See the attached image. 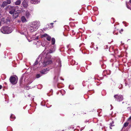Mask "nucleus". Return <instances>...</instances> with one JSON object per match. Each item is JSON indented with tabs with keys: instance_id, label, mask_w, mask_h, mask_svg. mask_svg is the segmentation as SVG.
Masks as SVG:
<instances>
[{
	"instance_id": "f257e3e1",
	"label": "nucleus",
	"mask_w": 131,
	"mask_h": 131,
	"mask_svg": "<svg viewBox=\"0 0 131 131\" xmlns=\"http://www.w3.org/2000/svg\"><path fill=\"white\" fill-rule=\"evenodd\" d=\"M9 81L11 83L13 84H15L17 83L16 78L12 76L10 77Z\"/></svg>"
},
{
	"instance_id": "f03ea898",
	"label": "nucleus",
	"mask_w": 131,
	"mask_h": 131,
	"mask_svg": "<svg viewBox=\"0 0 131 131\" xmlns=\"http://www.w3.org/2000/svg\"><path fill=\"white\" fill-rule=\"evenodd\" d=\"M8 28L7 26L3 27L1 28V32L4 34H8Z\"/></svg>"
},
{
	"instance_id": "7ed1b4c3",
	"label": "nucleus",
	"mask_w": 131,
	"mask_h": 131,
	"mask_svg": "<svg viewBox=\"0 0 131 131\" xmlns=\"http://www.w3.org/2000/svg\"><path fill=\"white\" fill-rule=\"evenodd\" d=\"M114 97L118 101H122L123 99V97L122 96L118 94L115 95L114 96Z\"/></svg>"
},
{
	"instance_id": "20e7f679",
	"label": "nucleus",
	"mask_w": 131,
	"mask_h": 131,
	"mask_svg": "<svg viewBox=\"0 0 131 131\" xmlns=\"http://www.w3.org/2000/svg\"><path fill=\"white\" fill-rule=\"evenodd\" d=\"M9 13L11 14H13L15 12V9L14 6H10L9 8Z\"/></svg>"
},
{
	"instance_id": "39448f33",
	"label": "nucleus",
	"mask_w": 131,
	"mask_h": 131,
	"mask_svg": "<svg viewBox=\"0 0 131 131\" xmlns=\"http://www.w3.org/2000/svg\"><path fill=\"white\" fill-rule=\"evenodd\" d=\"M21 12L20 10H17L15 13L14 12V13L13 14V18L15 19L17 18L19 14Z\"/></svg>"
},
{
	"instance_id": "423d86ee",
	"label": "nucleus",
	"mask_w": 131,
	"mask_h": 131,
	"mask_svg": "<svg viewBox=\"0 0 131 131\" xmlns=\"http://www.w3.org/2000/svg\"><path fill=\"white\" fill-rule=\"evenodd\" d=\"M52 62V61L51 60L45 59L43 61V63L46 65L51 64Z\"/></svg>"
},
{
	"instance_id": "0eeeda50",
	"label": "nucleus",
	"mask_w": 131,
	"mask_h": 131,
	"mask_svg": "<svg viewBox=\"0 0 131 131\" xmlns=\"http://www.w3.org/2000/svg\"><path fill=\"white\" fill-rule=\"evenodd\" d=\"M22 4L24 7L27 8L28 6V2L26 0H24L22 3Z\"/></svg>"
},
{
	"instance_id": "6e6552de",
	"label": "nucleus",
	"mask_w": 131,
	"mask_h": 131,
	"mask_svg": "<svg viewBox=\"0 0 131 131\" xmlns=\"http://www.w3.org/2000/svg\"><path fill=\"white\" fill-rule=\"evenodd\" d=\"M55 63L56 65L59 66V67H61V61L60 59L59 58L57 59Z\"/></svg>"
},
{
	"instance_id": "1a4fd4ad",
	"label": "nucleus",
	"mask_w": 131,
	"mask_h": 131,
	"mask_svg": "<svg viewBox=\"0 0 131 131\" xmlns=\"http://www.w3.org/2000/svg\"><path fill=\"white\" fill-rule=\"evenodd\" d=\"M48 71L49 70H48L47 68H46L41 70L40 72L41 74H44L47 73Z\"/></svg>"
},
{
	"instance_id": "9d476101",
	"label": "nucleus",
	"mask_w": 131,
	"mask_h": 131,
	"mask_svg": "<svg viewBox=\"0 0 131 131\" xmlns=\"http://www.w3.org/2000/svg\"><path fill=\"white\" fill-rule=\"evenodd\" d=\"M30 2L32 4H36L40 1V0H30Z\"/></svg>"
},
{
	"instance_id": "9b49d317",
	"label": "nucleus",
	"mask_w": 131,
	"mask_h": 131,
	"mask_svg": "<svg viewBox=\"0 0 131 131\" xmlns=\"http://www.w3.org/2000/svg\"><path fill=\"white\" fill-rule=\"evenodd\" d=\"M34 25L36 26V27L37 28V29L40 26V23L39 22H33Z\"/></svg>"
},
{
	"instance_id": "f8f14e48",
	"label": "nucleus",
	"mask_w": 131,
	"mask_h": 131,
	"mask_svg": "<svg viewBox=\"0 0 131 131\" xmlns=\"http://www.w3.org/2000/svg\"><path fill=\"white\" fill-rule=\"evenodd\" d=\"M21 3V1L20 0H18L15 3V4L16 5H19Z\"/></svg>"
},
{
	"instance_id": "ddd939ff",
	"label": "nucleus",
	"mask_w": 131,
	"mask_h": 131,
	"mask_svg": "<svg viewBox=\"0 0 131 131\" xmlns=\"http://www.w3.org/2000/svg\"><path fill=\"white\" fill-rule=\"evenodd\" d=\"M30 29L31 32H33L36 30L35 29V28L33 26H32L31 25V26L30 27Z\"/></svg>"
},
{
	"instance_id": "4468645a",
	"label": "nucleus",
	"mask_w": 131,
	"mask_h": 131,
	"mask_svg": "<svg viewBox=\"0 0 131 131\" xmlns=\"http://www.w3.org/2000/svg\"><path fill=\"white\" fill-rule=\"evenodd\" d=\"M7 5V3L5 1L3 2L2 3V5H1L2 7H4Z\"/></svg>"
},
{
	"instance_id": "2eb2a0df",
	"label": "nucleus",
	"mask_w": 131,
	"mask_h": 131,
	"mask_svg": "<svg viewBox=\"0 0 131 131\" xmlns=\"http://www.w3.org/2000/svg\"><path fill=\"white\" fill-rule=\"evenodd\" d=\"M21 20L23 22H24L27 21L25 17L24 16H23L21 17Z\"/></svg>"
},
{
	"instance_id": "dca6fc26",
	"label": "nucleus",
	"mask_w": 131,
	"mask_h": 131,
	"mask_svg": "<svg viewBox=\"0 0 131 131\" xmlns=\"http://www.w3.org/2000/svg\"><path fill=\"white\" fill-rule=\"evenodd\" d=\"M10 120L12 121L15 118L14 115L13 114H12L10 117Z\"/></svg>"
},
{
	"instance_id": "f3484780",
	"label": "nucleus",
	"mask_w": 131,
	"mask_h": 131,
	"mask_svg": "<svg viewBox=\"0 0 131 131\" xmlns=\"http://www.w3.org/2000/svg\"><path fill=\"white\" fill-rule=\"evenodd\" d=\"M51 44L52 45H53L55 44V40L54 38H52L51 40Z\"/></svg>"
},
{
	"instance_id": "a211bd4d",
	"label": "nucleus",
	"mask_w": 131,
	"mask_h": 131,
	"mask_svg": "<svg viewBox=\"0 0 131 131\" xmlns=\"http://www.w3.org/2000/svg\"><path fill=\"white\" fill-rule=\"evenodd\" d=\"M114 123V121H113L111 123H110V129H112V127L115 126V125L113 124Z\"/></svg>"
},
{
	"instance_id": "6ab92c4d",
	"label": "nucleus",
	"mask_w": 131,
	"mask_h": 131,
	"mask_svg": "<svg viewBox=\"0 0 131 131\" xmlns=\"http://www.w3.org/2000/svg\"><path fill=\"white\" fill-rule=\"evenodd\" d=\"M129 124V123L126 122H125L123 128L126 127H127Z\"/></svg>"
},
{
	"instance_id": "aec40b11",
	"label": "nucleus",
	"mask_w": 131,
	"mask_h": 131,
	"mask_svg": "<svg viewBox=\"0 0 131 131\" xmlns=\"http://www.w3.org/2000/svg\"><path fill=\"white\" fill-rule=\"evenodd\" d=\"M26 15L27 17H28L29 16V15H30V14L29 12H26Z\"/></svg>"
},
{
	"instance_id": "412c9836",
	"label": "nucleus",
	"mask_w": 131,
	"mask_h": 131,
	"mask_svg": "<svg viewBox=\"0 0 131 131\" xmlns=\"http://www.w3.org/2000/svg\"><path fill=\"white\" fill-rule=\"evenodd\" d=\"M42 75H41L40 74H37L36 75V78H40V77L42 76Z\"/></svg>"
},
{
	"instance_id": "4be33fe9",
	"label": "nucleus",
	"mask_w": 131,
	"mask_h": 131,
	"mask_svg": "<svg viewBox=\"0 0 131 131\" xmlns=\"http://www.w3.org/2000/svg\"><path fill=\"white\" fill-rule=\"evenodd\" d=\"M47 39L48 41H50L51 39V37L50 36L48 35L47 37Z\"/></svg>"
},
{
	"instance_id": "5701e85b",
	"label": "nucleus",
	"mask_w": 131,
	"mask_h": 131,
	"mask_svg": "<svg viewBox=\"0 0 131 131\" xmlns=\"http://www.w3.org/2000/svg\"><path fill=\"white\" fill-rule=\"evenodd\" d=\"M31 25H32V26H33L34 28H35V29H36V30L37 29V28L36 27V26L34 25L33 23H32Z\"/></svg>"
},
{
	"instance_id": "b1692460",
	"label": "nucleus",
	"mask_w": 131,
	"mask_h": 131,
	"mask_svg": "<svg viewBox=\"0 0 131 131\" xmlns=\"http://www.w3.org/2000/svg\"><path fill=\"white\" fill-rule=\"evenodd\" d=\"M6 2L7 4H10L11 3V0H7Z\"/></svg>"
},
{
	"instance_id": "393cba45",
	"label": "nucleus",
	"mask_w": 131,
	"mask_h": 131,
	"mask_svg": "<svg viewBox=\"0 0 131 131\" xmlns=\"http://www.w3.org/2000/svg\"><path fill=\"white\" fill-rule=\"evenodd\" d=\"M38 63V62L37 60H36L34 64V65L35 66Z\"/></svg>"
},
{
	"instance_id": "a878e982",
	"label": "nucleus",
	"mask_w": 131,
	"mask_h": 131,
	"mask_svg": "<svg viewBox=\"0 0 131 131\" xmlns=\"http://www.w3.org/2000/svg\"><path fill=\"white\" fill-rule=\"evenodd\" d=\"M14 7L15 10L16 9H19V7L18 6H14Z\"/></svg>"
},
{
	"instance_id": "bb28decb",
	"label": "nucleus",
	"mask_w": 131,
	"mask_h": 131,
	"mask_svg": "<svg viewBox=\"0 0 131 131\" xmlns=\"http://www.w3.org/2000/svg\"><path fill=\"white\" fill-rule=\"evenodd\" d=\"M48 35L46 34H43V35H42V37H46V36H47Z\"/></svg>"
},
{
	"instance_id": "cd10ccee",
	"label": "nucleus",
	"mask_w": 131,
	"mask_h": 131,
	"mask_svg": "<svg viewBox=\"0 0 131 131\" xmlns=\"http://www.w3.org/2000/svg\"><path fill=\"white\" fill-rule=\"evenodd\" d=\"M112 19V20H113V23H114V22H115V19L113 18H111Z\"/></svg>"
},
{
	"instance_id": "c85d7f7f",
	"label": "nucleus",
	"mask_w": 131,
	"mask_h": 131,
	"mask_svg": "<svg viewBox=\"0 0 131 131\" xmlns=\"http://www.w3.org/2000/svg\"><path fill=\"white\" fill-rule=\"evenodd\" d=\"M53 52V51L52 50H50L49 51V53H51Z\"/></svg>"
},
{
	"instance_id": "c756f323",
	"label": "nucleus",
	"mask_w": 131,
	"mask_h": 131,
	"mask_svg": "<svg viewBox=\"0 0 131 131\" xmlns=\"http://www.w3.org/2000/svg\"><path fill=\"white\" fill-rule=\"evenodd\" d=\"M127 109L129 110L130 111L131 110L130 107H127Z\"/></svg>"
},
{
	"instance_id": "7c9ffc66",
	"label": "nucleus",
	"mask_w": 131,
	"mask_h": 131,
	"mask_svg": "<svg viewBox=\"0 0 131 131\" xmlns=\"http://www.w3.org/2000/svg\"><path fill=\"white\" fill-rule=\"evenodd\" d=\"M97 35L98 37H100L101 36V34H100V33H99L97 34Z\"/></svg>"
},
{
	"instance_id": "2f4dec72",
	"label": "nucleus",
	"mask_w": 131,
	"mask_h": 131,
	"mask_svg": "<svg viewBox=\"0 0 131 131\" xmlns=\"http://www.w3.org/2000/svg\"><path fill=\"white\" fill-rule=\"evenodd\" d=\"M113 34H116V35H117L118 34V33H115V32L114 31L113 32Z\"/></svg>"
},
{
	"instance_id": "473e14b6",
	"label": "nucleus",
	"mask_w": 131,
	"mask_h": 131,
	"mask_svg": "<svg viewBox=\"0 0 131 131\" xmlns=\"http://www.w3.org/2000/svg\"><path fill=\"white\" fill-rule=\"evenodd\" d=\"M123 29H121V30L119 31V32L120 33H121V32H123Z\"/></svg>"
},
{
	"instance_id": "72a5a7b5",
	"label": "nucleus",
	"mask_w": 131,
	"mask_h": 131,
	"mask_svg": "<svg viewBox=\"0 0 131 131\" xmlns=\"http://www.w3.org/2000/svg\"><path fill=\"white\" fill-rule=\"evenodd\" d=\"M129 88H131V84H129Z\"/></svg>"
},
{
	"instance_id": "f704fd0d",
	"label": "nucleus",
	"mask_w": 131,
	"mask_h": 131,
	"mask_svg": "<svg viewBox=\"0 0 131 131\" xmlns=\"http://www.w3.org/2000/svg\"><path fill=\"white\" fill-rule=\"evenodd\" d=\"M2 87V86L1 85H0V89H1Z\"/></svg>"
},
{
	"instance_id": "c9c22d12",
	"label": "nucleus",
	"mask_w": 131,
	"mask_h": 131,
	"mask_svg": "<svg viewBox=\"0 0 131 131\" xmlns=\"http://www.w3.org/2000/svg\"><path fill=\"white\" fill-rule=\"evenodd\" d=\"M129 4H131V0H130L129 2Z\"/></svg>"
},
{
	"instance_id": "e433bc0d",
	"label": "nucleus",
	"mask_w": 131,
	"mask_h": 131,
	"mask_svg": "<svg viewBox=\"0 0 131 131\" xmlns=\"http://www.w3.org/2000/svg\"><path fill=\"white\" fill-rule=\"evenodd\" d=\"M53 24V23H51L50 24L51 25H52ZM52 26V27H53V26Z\"/></svg>"
},
{
	"instance_id": "4c0bfd02",
	"label": "nucleus",
	"mask_w": 131,
	"mask_h": 131,
	"mask_svg": "<svg viewBox=\"0 0 131 131\" xmlns=\"http://www.w3.org/2000/svg\"><path fill=\"white\" fill-rule=\"evenodd\" d=\"M129 120H131V116L128 118Z\"/></svg>"
},
{
	"instance_id": "58836bf2",
	"label": "nucleus",
	"mask_w": 131,
	"mask_h": 131,
	"mask_svg": "<svg viewBox=\"0 0 131 131\" xmlns=\"http://www.w3.org/2000/svg\"><path fill=\"white\" fill-rule=\"evenodd\" d=\"M74 20V19H72L71 18H70L69 19V20Z\"/></svg>"
},
{
	"instance_id": "ea45409f",
	"label": "nucleus",
	"mask_w": 131,
	"mask_h": 131,
	"mask_svg": "<svg viewBox=\"0 0 131 131\" xmlns=\"http://www.w3.org/2000/svg\"><path fill=\"white\" fill-rule=\"evenodd\" d=\"M127 8H128V9H130L129 8V7H128L127 5Z\"/></svg>"
},
{
	"instance_id": "a19ab883",
	"label": "nucleus",
	"mask_w": 131,
	"mask_h": 131,
	"mask_svg": "<svg viewBox=\"0 0 131 131\" xmlns=\"http://www.w3.org/2000/svg\"><path fill=\"white\" fill-rule=\"evenodd\" d=\"M1 22L0 21V26H1Z\"/></svg>"
},
{
	"instance_id": "79ce46f5",
	"label": "nucleus",
	"mask_w": 131,
	"mask_h": 131,
	"mask_svg": "<svg viewBox=\"0 0 131 131\" xmlns=\"http://www.w3.org/2000/svg\"><path fill=\"white\" fill-rule=\"evenodd\" d=\"M129 5L131 6V4H129Z\"/></svg>"
}]
</instances>
